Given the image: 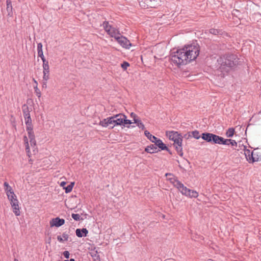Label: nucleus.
I'll return each mask as SVG.
<instances>
[{"label":"nucleus","mask_w":261,"mask_h":261,"mask_svg":"<svg viewBox=\"0 0 261 261\" xmlns=\"http://www.w3.org/2000/svg\"><path fill=\"white\" fill-rule=\"evenodd\" d=\"M144 134L147 138L153 143L158 139L156 137L152 135L148 130H145Z\"/></svg>","instance_id":"22"},{"label":"nucleus","mask_w":261,"mask_h":261,"mask_svg":"<svg viewBox=\"0 0 261 261\" xmlns=\"http://www.w3.org/2000/svg\"><path fill=\"white\" fill-rule=\"evenodd\" d=\"M74 184V182H71L70 184L68 185L66 187H64V189L65 190V192L66 193H69L72 191Z\"/></svg>","instance_id":"31"},{"label":"nucleus","mask_w":261,"mask_h":261,"mask_svg":"<svg viewBox=\"0 0 261 261\" xmlns=\"http://www.w3.org/2000/svg\"><path fill=\"white\" fill-rule=\"evenodd\" d=\"M72 218L75 221H79L80 218V215L77 214H72L71 215Z\"/></svg>","instance_id":"34"},{"label":"nucleus","mask_w":261,"mask_h":261,"mask_svg":"<svg viewBox=\"0 0 261 261\" xmlns=\"http://www.w3.org/2000/svg\"><path fill=\"white\" fill-rule=\"evenodd\" d=\"M65 223V220L63 219H60L59 217L53 219L50 222L51 227H60Z\"/></svg>","instance_id":"13"},{"label":"nucleus","mask_w":261,"mask_h":261,"mask_svg":"<svg viewBox=\"0 0 261 261\" xmlns=\"http://www.w3.org/2000/svg\"><path fill=\"white\" fill-rule=\"evenodd\" d=\"M11 205L13 209V212L16 216H18L20 214V207L19 206V202L18 199H14L11 200L10 202Z\"/></svg>","instance_id":"12"},{"label":"nucleus","mask_w":261,"mask_h":261,"mask_svg":"<svg viewBox=\"0 0 261 261\" xmlns=\"http://www.w3.org/2000/svg\"><path fill=\"white\" fill-rule=\"evenodd\" d=\"M42 87L43 89L46 88V85L45 83H42Z\"/></svg>","instance_id":"45"},{"label":"nucleus","mask_w":261,"mask_h":261,"mask_svg":"<svg viewBox=\"0 0 261 261\" xmlns=\"http://www.w3.org/2000/svg\"><path fill=\"white\" fill-rule=\"evenodd\" d=\"M91 255L93 259V261H100L99 255L97 251H94L91 252Z\"/></svg>","instance_id":"26"},{"label":"nucleus","mask_w":261,"mask_h":261,"mask_svg":"<svg viewBox=\"0 0 261 261\" xmlns=\"http://www.w3.org/2000/svg\"><path fill=\"white\" fill-rule=\"evenodd\" d=\"M175 147L176 150L178 153V154L182 156L183 155L182 148V143L175 144L174 145Z\"/></svg>","instance_id":"25"},{"label":"nucleus","mask_w":261,"mask_h":261,"mask_svg":"<svg viewBox=\"0 0 261 261\" xmlns=\"http://www.w3.org/2000/svg\"><path fill=\"white\" fill-rule=\"evenodd\" d=\"M30 145L31 147L33 149V151H35V149H36V142L35 140V139L30 140Z\"/></svg>","instance_id":"33"},{"label":"nucleus","mask_w":261,"mask_h":261,"mask_svg":"<svg viewBox=\"0 0 261 261\" xmlns=\"http://www.w3.org/2000/svg\"><path fill=\"white\" fill-rule=\"evenodd\" d=\"M4 186L5 187V191L6 192V194H8L9 192H12L13 191L12 188L9 185V184L7 182H5Z\"/></svg>","instance_id":"27"},{"label":"nucleus","mask_w":261,"mask_h":261,"mask_svg":"<svg viewBox=\"0 0 261 261\" xmlns=\"http://www.w3.org/2000/svg\"><path fill=\"white\" fill-rule=\"evenodd\" d=\"M66 184V182H65V181H62V182H61V184H60V186H61V187H63L64 188V186H65Z\"/></svg>","instance_id":"44"},{"label":"nucleus","mask_w":261,"mask_h":261,"mask_svg":"<svg viewBox=\"0 0 261 261\" xmlns=\"http://www.w3.org/2000/svg\"><path fill=\"white\" fill-rule=\"evenodd\" d=\"M145 151L148 153H153L158 152V149L155 144H151L149 146H147L145 149Z\"/></svg>","instance_id":"19"},{"label":"nucleus","mask_w":261,"mask_h":261,"mask_svg":"<svg viewBox=\"0 0 261 261\" xmlns=\"http://www.w3.org/2000/svg\"><path fill=\"white\" fill-rule=\"evenodd\" d=\"M75 233L76 235L78 237L82 238L83 237L87 236L88 233V230L85 228H83L82 229L77 228L75 230Z\"/></svg>","instance_id":"16"},{"label":"nucleus","mask_w":261,"mask_h":261,"mask_svg":"<svg viewBox=\"0 0 261 261\" xmlns=\"http://www.w3.org/2000/svg\"><path fill=\"white\" fill-rule=\"evenodd\" d=\"M153 143H155L156 147H159L162 150L168 149V147L160 139H157Z\"/></svg>","instance_id":"18"},{"label":"nucleus","mask_w":261,"mask_h":261,"mask_svg":"<svg viewBox=\"0 0 261 261\" xmlns=\"http://www.w3.org/2000/svg\"><path fill=\"white\" fill-rule=\"evenodd\" d=\"M123 118H126V116L120 113L103 119L100 121L99 124L103 127L110 126L111 128H113L116 125H122Z\"/></svg>","instance_id":"3"},{"label":"nucleus","mask_w":261,"mask_h":261,"mask_svg":"<svg viewBox=\"0 0 261 261\" xmlns=\"http://www.w3.org/2000/svg\"><path fill=\"white\" fill-rule=\"evenodd\" d=\"M115 40L122 47L126 49H129L132 46L130 41L125 37L121 35V34Z\"/></svg>","instance_id":"10"},{"label":"nucleus","mask_w":261,"mask_h":261,"mask_svg":"<svg viewBox=\"0 0 261 261\" xmlns=\"http://www.w3.org/2000/svg\"><path fill=\"white\" fill-rule=\"evenodd\" d=\"M131 116H132V117H134V118L136 117V115H135V114H134L133 113H132V114H131Z\"/></svg>","instance_id":"46"},{"label":"nucleus","mask_w":261,"mask_h":261,"mask_svg":"<svg viewBox=\"0 0 261 261\" xmlns=\"http://www.w3.org/2000/svg\"><path fill=\"white\" fill-rule=\"evenodd\" d=\"M230 139H225L224 140V143L223 145H229L230 144Z\"/></svg>","instance_id":"42"},{"label":"nucleus","mask_w":261,"mask_h":261,"mask_svg":"<svg viewBox=\"0 0 261 261\" xmlns=\"http://www.w3.org/2000/svg\"><path fill=\"white\" fill-rule=\"evenodd\" d=\"M180 193L190 198H197L198 196V193L196 191L191 190L186 187L184 184H182L181 188L178 190Z\"/></svg>","instance_id":"7"},{"label":"nucleus","mask_w":261,"mask_h":261,"mask_svg":"<svg viewBox=\"0 0 261 261\" xmlns=\"http://www.w3.org/2000/svg\"><path fill=\"white\" fill-rule=\"evenodd\" d=\"M37 53L38 56L40 57L42 60H44V59H45L43 55L42 50V44L41 43H39L37 44Z\"/></svg>","instance_id":"20"},{"label":"nucleus","mask_w":261,"mask_h":261,"mask_svg":"<svg viewBox=\"0 0 261 261\" xmlns=\"http://www.w3.org/2000/svg\"><path fill=\"white\" fill-rule=\"evenodd\" d=\"M210 32L214 35H218L219 34V31L218 30L215 29H211L210 30Z\"/></svg>","instance_id":"36"},{"label":"nucleus","mask_w":261,"mask_h":261,"mask_svg":"<svg viewBox=\"0 0 261 261\" xmlns=\"http://www.w3.org/2000/svg\"><path fill=\"white\" fill-rule=\"evenodd\" d=\"M166 135L168 137L170 140L173 141L174 145L182 143V137L177 132H167Z\"/></svg>","instance_id":"5"},{"label":"nucleus","mask_w":261,"mask_h":261,"mask_svg":"<svg viewBox=\"0 0 261 261\" xmlns=\"http://www.w3.org/2000/svg\"><path fill=\"white\" fill-rule=\"evenodd\" d=\"M129 66V64L127 62H123L121 64V67L124 69L126 70L127 68Z\"/></svg>","instance_id":"35"},{"label":"nucleus","mask_w":261,"mask_h":261,"mask_svg":"<svg viewBox=\"0 0 261 261\" xmlns=\"http://www.w3.org/2000/svg\"><path fill=\"white\" fill-rule=\"evenodd\" d=\"M224 138L215 135L213 144H223Z\"/></svg>","instance_id":"21"},{"label":"nucleus","mask_w":261,"mask_h":261,"mask_svg":"<svg viewBox=\"0 0 261 261\" xmlns=\"http://www.w3.org/2000/svg\"><path fill=\"white\" fill-rule=\"evenodd\" d=\"M22 109L26 125L32 124V119L30 115V112L32 111V109L29 108L26 104H24L22 106Z\"/></svg>","instance_id":"6"},{"label":"nucleus","mask_w":261,"mask_h":261,"mask_svg":"<svg viewBox=\"0 0 261 261\" xmlns=\"http://www.w3.org/2000/svg\"><path fill=\"white\" fill-rule=\"evenodd\" d=\"M160 0H144L141 1L140 5L144 8H156L160 5Z\"/></svg>","instance_id":"8"},{"label":"nucleus","mask_w":261,"mask_h":261,"mask_svg":"<svg viewBox=\"0 0 261 261\" xmlns=\"http://www.w3.org/2000/svg\"><path fill=\"white\" fill-rule=\"evenodd\" d=\"M186 162L188 163V164H190V163L189 162V161L188 160H186Z\"/></svg>","instance_id":"50"},{"label":"nucleus","mask_w":261,"mask_h":261,"mask_svg":"<svg viewBox=\"0 0 261 261\" xmlns=\"http://www.w3.org/2000/svg\"><path fill=\"white\" fill-rule=\"evenodd\" d=\"M57 240L60 242H63L64 241V239H63V238L61 236H58L57 237Z\"/></svg>","instance_id":"43"},{"label":"nucleus","mask_w":261,"mask_h":261,"mask_svg":"<svg viewBox=\"0 0 261 261\" xmlns=\"http://www.w3.org/2000/svg\"><path fill=\"white\" fill-rule=\"evenodd\" d=\"M23 140H24V143H25V150H26V151L28 153H29L30 151V147H29V142H28V138H27V136H24Z\"/></svg>","instance_id":"30"},{"label":"nucleus","mask_w":261,"mask_h":261,"mask_svg":"<svg viewBox=\"0 0 261 261\" xmlns=\"http://www.w3.org/2000/svg\"><path fill=\"white\" fill-rule=\"evenodd\" d=\"M215 135L210 133H204L202 134L201 137L203 140L213 144Z\"/></svg>","instance_id":"14"},{"label":"nucleus","mask_w":261,"mask_h":261,"mask_svg":"<svg viewBox=\"0 0 261 261\" xmlns=\"http://www.w3.org/2000/svg\"><path fill=\"white\" fill-rule=\"evenodd\" d=\"M255 156L256 157H260V158H261V155H258L257 152H256Z\"/></svg>","instance_id":"48"},{"label":"nucleus","mask_w":261,"mask_h":261,"mask_svg":"<svg viewBox=\"0 0 261 261\" xmlns=\"http://www.w3.org/2000/svg\"><path fill=\"white\" fill-rule=\"evenodd\" d=\"M200 46L197 42L187 44L172 53L170 63L177 67L187 64L195 60L199 54Z\"/></svg>","instance_id":"1"},{"label":"nucleus","mask_w":261,"mask_h":261,"mask_svg":"<svg viewBox=\"0 0 261 261\" xmlns=\"http://www.w3.org/2000/svg\"><path fill=\"white\" fill-rule=\"evenodd\" d=\"M238 58L234 55H230L224 56L220 57L218 62L220 65V68L217 70L216 74L218 76L221 75V77H224L225 73H222V70H224L227 72L229 69L236 66L238 64Z\"/></svg>","instance_id":"2"},{"label":"nucleus","mask_w":261,"mask_h":261,"mask_svg":"<svg viewBox=\"0 0 261 261\" xmlns=\"http://www.w3.org/2000/svg\"><path fill=\"white\" fill-rule=\"evenodd\" d=\"M234 129L233 128H232V127L229 128L226 133V135L228 138L232 137L233 136V135H234Z\"/></svg>","instance_id":"29"},{"label":"nucleus","mask_w":261,"mask_h":261,"mask_svg":"<svg viewBox=\"0 0 261 261\" xmlns=\"http://www.w3.org/2000/svg\"><path fill=\"white\" fill-rule=\"evenodd\" d=\"M7 196L10 202H11L12 200H13L14 199H17V197L13 191L12 192H9V193L7 194Z\"/></svg>","instance_id":"28"},{"label":"nucleus","mask_w":261,"mask_h":261,"mask_svg":"<svg viewBox=\"0 0 261 261\" xmlns=\"http://www.w3.org/2000/svg\"><path fill=\"white\" fill-rule=\"evenodd\" d=\"M26 130L28 132V137L30 140L35 139V136L33 132V127L32 124L27 125Z\"/></svg>","instance_id":"17"},{"label":"nucleus","mask_w":261,"mask_h":261,"mask_svg":"<svg viewBox=\"0 0 261 261\" xmlns=\"http://www.w3.org/2000/svg\"><path fill=\"white\" fill-rule=\"evenodd\" d=\"M189 137H193L196 139L200 138L199 132L198 130H194L189 133Z\"/></svg>","instance_id":"23"},{"label":"nucleus","mask_w":261,"mask_h":261,"mask_svg":"<svg viewBox=\"0 0 261 261\" xmlns=\"http://www.w3.org/2000/svg\"><path fill=\"white\" fill-rule=\"evenodd\" d=\"M102 26L107 34L111 37L114 38L115 39L120 34L119 31L110 25L108 21H104L102 23Z\"/></svg>","instance_id":"4"},{"label":"nucleus","mask_w":261,"mask_h":261,"mask_svg":"<svg viewBox=\"0 0 261 261\" xmlns=\"http://www.w3.org/2000/svg\"><path fill=\"white\" fill-rule=\"evenodd\" d=\"M230 144H231L232 146H237V142L234 140H231L230 139Z\"/></svg>","instance_id":"41"},{"label":"nucleus","mask_w":261,"mask_h":261,"mask_svg":"<svg viewBox=\"0 0 261 261\" xmlns=\"http://www.w3.org/2000/svg\"><path fill=\"white\" fill-rule=\"evenodd\" d=\"M69 236L67 233L64 232L62 234V238L64 239V241H66L68 240Z\"/></svg>","instance_id":"39"},{"label":"nucleus","mask_w":261,"mask_h":261,"mask_svg":"<svg viewBox=\"0 0 261 261\" xmlns=\"http://www.w3.org/2000/svg\"><path fill=\"white\" fill-rule=\"evenodd\" d=\"M36 84V86H34V89H35V92L36 93V95L37 96L38 98H40L41 97V91L40 89L38 88V83H35Z\"/></svg>","instance_id":"32"},{"label":"nucleus","mask_w":261,"mask_h":261,"mask_svg":"<svg viewBox=\"0 0 261 261\" xmlns=\"http://www.w3.org/2000/svg\"><path fill=\"white\" fill-rule=\"evenodd\" d=\"M7 2V10H8V9L10 8V10L11 11V10L12 9V5H11V0H9V1H6Z\"/></svg>","instance_id":"38"},{"label":"nucleus","mask_w":261,"mask_h":261,"mask_svg":"<svg viewBox=\"0 0 261 261\" xmlns=\"http://www.w3.org/2000/svg\"><path fill=\"white\" fill-rule=\"evenodd\" d=\"M165 176L167 177L168 176H171L172 177H169L167 178V180H169L174 187L176 188L178 190L181 188V186L182 185V183L179 181L177 178L175 177L173 175L170 173H167L165 174Z\"/></svg>","instance_id":"11"},{"label":"nucleus","mask_w":261,"mask_h":261,"mask_svg":"<svg viewBox=\"0 0 261 261\" xmlns=\"http://www.w3.org/2000/svg\"><path fill=\"white\" fill-rule=\"evenodd\" d=\"M124 121H122V125L125 126V124H130L132 122L130 120L124 119Z\"/></svg>","instance_id":"37"},{"label":"nucleus","mask_w":261,"mask_h":261,"mask_svg":"<svg viewBox=\"0 0 261 261\" xmlns=\"http://www.w3.org/2000/svg\"><path fill=\"white\" fill-rule=\"evenodd\" d=\"M14 261H18V260L17 259H16V258H15Z\"/></svg>","instance_id":"51"},{"label":"nucleus","mask_w":261,"mask_h":261,"mask_svg":"<svg viewBox=\"0 0 261 261\" xmlns=\"http://www.w3.org/2000/svg\"><path fill=\"white\" fill-rule=\"evenodd\" d=\"M43 61V73H44V79L45 80H47L48 79V74L49 73V65L48 62L44 59V60H42Z\"/></svg>","instance_id":"15"},{"label":"nucleus","mask_w":261,"mask_h":261,"mask_svg":"<svg viewBox=\"0 0 261 261\" xmlns=\"http://www.w3.org/2000/svg\"><path fill=\"white\" fill-rule=\"evenodd\" d=\"M64 261H75V260L73 258H71L69 260H65Z\"/></svg>","instance_id":"47"},{"label":"nucleus","mask_w":261,"mask_h":261,"mask_svg":"<svg viewBox=\"0 0 261 261\" xmlns=\"http://www.w3.org/2000/svg\"><path fill=\"white\" fill-rule=\"evenodd\" d=\"M63 254L64 256L66 258H69L70 253H69V251H65L63 252Z\"/></svg>","instance_id":"40"},{"label":"nucleus","mask_w":261,"mask_h":261,"mask_svg":"<svg viewBox=\"0 0 261 261\" xmlns=\"http://www.w3.org/2000/svg\"><path fill=\"white\" fill-rule=\"evenodd\" d=\"M245 154L247 161L250 163H254L261 160V158L256 157V152L254 151H250V150L247 149L245 151Z\"/></svg>","instance_id":"9"},{"label":"nucleus","mask_w":261,"mask_h":261,"mask_svg":"<svg viewBox=\"0 0 261 261\" xmlns=\"http://www.w3.org/2000/svg\"><path fill=\"white\" fill-rule=\"evenodd\" d=\"M134 122L137 124V125L142 130L145 129V126L143 123L141 122V121L136 118H134Z\"/></svg>","instance_id":"24"},{"label":"nucleus","mask_w":261,"mask_h":261,"mask_svg":"<svg viewBox=\"0 0 261 261\" xmlns=\"http://www.w3.org/2000/svg\"><path fill=\"white\" fill-rule=\"evenodd\" d=\"M166 150L168 151L169 153L171 154V152H170V150L168 148V149H165Z\"/></svg>","instance_id":"49"}]
</instances>
